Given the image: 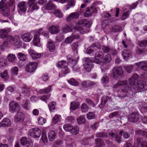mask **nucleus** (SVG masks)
<instances>
[{
    "label": "nucleus",
    "mask_w": 147,
    "mask_h": 147,
    "mask_svg": "<svg viewBox=\"0 0 147 147\" xmlns=\"http://www.w3.org/2000/svg\"><path fill=\"white\" fill-rule=\"evenodd\" d=\"M21 144L23 146H25L27 143V139L24 137H22L20 140Z\"/></svg>",
    "instance_id": "nucleus-44"
},
{
    "label": "nucleus",
    "mask_w": 147,
    "mask_h": 147,
    "mask_svg": "<svg viewBox=\"0 0 147 147\" xmlns=\"http://www.w3.org/2000/svg\"><path fill=\"white\" fill-rule=\"evenodd\" d=\"M111 55L109 54H107L102 59L104 63H109L111 60Z\"/></svg>",
    "instance_id": "nucleus-28"
},
{
    "label": "nucleus",
    "mask_w": 147,
    "mask_h": 147,
    "mask_svg": "<svg viewBox=\"0 0 147 147\" xmlns=\"http://www.w3.org/2000/svg\"><path fill=\"white\" fill-rule=\"evenodd\" d=\"M55 133L53 131H50L48 134V138L51 141H53L55 137Z\"/></svg>",
    "instance_id": "nucleus-24"
},
{
    "label": "nucleus",
    "mask_w": 147,
    "mask_h": 147,
    "mask_svg": "<svg viewBox=\"0 0 147 147\" xmlns=\"http://www.w3.org/2000/svg\"><path fill=\"white\" fill-rule=\"evenodd\" d=\"M31 133L32 136L35 138L39 137L41 134V130L36 127L32 129Z\"/></svg>",
    "instance_id": "nucleus-8"
},
{
    "label": "nucleus",
    "mask_w": 147,
    "mask_h": 147,
    "mask_svg": "<svg viewBox=\"0 0 147 147\" xmlns=\"http://www.w3.org/2000/svg\"><path fill=\"white\" fill-rule=\"evenodd\" d=\"M146 82L144 80H141L136 86L137 89L140 90L143 89L146 84Z\"/></svg>",
    "instance_id": "nucleus-21"
},
{
    "label": "nucleus",
    "mask_w": 147,
    "mask_h": 147,
    "mask_svg": "<svg viewBox=\"0 0 147 147\" xmlns=\"http://www.w3.org/2000/svg\"><path fill=\"white\" fill-rule=\"evenodd\" d=\"M79 102H71L70 107L71 109L73 110H76L79 107Z\"/></svg>",
    "instance_id": "nucleus-20"
},
{
    "label": "nucleus",
    "mask_w": 147,
    "mask_h": 147,
    "mask_svg": "<svg viewBox=\"0 0 147 147\" xmlns=\"http://www.w3.org/2000/svg\"><path fill=\"white\" fill-rule=\"evenodd\" d=\"M77 121L79 124H82L85 123L86 120L84 117L83 116H80L77 119Z\"/></svg>",
    "instance_id": "nucleus-35"
},
{
    "label": "nucleus",
    "mask_w": 147,
    "mask_h": 147,
    "mask_svg": "<svg viewBox=\"0 0 147 147\" xmlns=\"http://www.w3.org/2000/svg\"><path fill=\"white\" fill-rule=\"evenodd\" d=\"M138 119L139 115L137 113H133L129 115L128 120L131 122H136Z\"/></svg>",
    "instance_id": "nucleus-5"
},
{
    "label": "nucleus",
    "mask_w": 147,
    "mask_h": 147,
    "mask_svg": "<svg viewBox=\"0 0 147 147\" xmlns=\"http://www.w3.org/2000/svg\"><path fill=\"white\" fill-rule=\"evenodd\" d=\"M109 135L111 136L112 137H115V140L117 141V142H119V138L118 137V135L115 134L113 132H109Z\"/></svg>",
    "instance_id": "nucleus-36"
},
{
    "label": "nucleus",
    "mask_w": 147,
    "mask_h": 147,
    "mask_svg": "<svg viewBox=\"0 0 147 147\" xmlns=\"http://www.w3.org/2000/svg\"><path fill=\"white\" fill-rule=\"evenodd\" d=\"M136 51L137 53L142 54L146 52V50L145 49H141L138 48L136 49Z\"/></svg>",
    "instance_id": "nucleus-38"
},
{
    "label": "nucleus",
    "mask_w": 147,
    "mask_h": 147,
    "mask_svg": "<svg viewBox=\"0 0 147 147\" xmlns=\"http://www.w3.org/2000/svg\"><path fill=\"white\" fill-rule=\"evenodd\" d=\"M85 62L83 65L84 68L87 71L90 72L93 67V63L88 58H86Z\"/></svg>",
    "instance_id": "nucleus-1"
},
{
    "label": "nucleus",
    "mask_w": 147,
    "mask_h": 147,
    "mask_svg": "<svg viewBox=\"0 0 147 147\" xmlns=\"http://www.w3.org/2000/svg\"><path fill=\"white\" fill-rule=\"evenodd\" d=\"M11 125V121L8 118H4L0 123V127H5L9 126Z\"/></svg>",
    "instance_id": "nucleus-11"
},
{
    "label": "nucleus",
    "mask_w": 147,
    "mask_h": 147,
    "mask_svg": "<svg viewBox=\"0 0 147 147\" xmlns=\"http://www.w3.org/2000/svg\"><path fill=\"white\" fill-rule=\"evenodd\" d=\"M18 70V68L17 67H15L13 69H11V72L16 75L17 74Z\"/></svg>",
    "instance_id": "nucleus-62"
},
{
    "label": "nucleus",
    "mask_w": 147,
    "mask_h": 147,
    "mask_svg": "<svg viewBox=\"0 0 147 147\" xmlns=\"http://www.w3.org/2000/svg\"><path fill=\"white\" fill-rule=\"evenodd\" d=\"M20 43V40L18 36H16L13 37L11 43L12 44L14 45H15L17 46Z\"/></svg>",
    "instance_id": "nucleus-29"
},
{
    "label": "nucleus",
    "mask_w": 147,
    "mask_h": 147,
    "mask_svg": "<svg viewBox=\"0 0 147 147\" xmlns=\"http://www.w3.org/2000/svg\"><path fill=\"white\" fill-rule=\"evenodd\" d=\"M73 40V38L71 36V35L65 39V42L67 43H71Z\"/></svg>",
    "instance_id": "nucleus-50"
},
{
    "label": "nucleus",
    "mask_w": 147,
    "mask_h": 147,
    "mask_svg": "<svg viewBox=\"0 0 147 147\" xmlns=\"http://www.w3.org/2000/svg\"><path fill=\"white\" fill-rule=\"evenodd\" d=\"M131 54L130 51L129 50H124L123 52L122 55L124 59L126 61L128 59V58Z\"/></svg>",
    "instance_id": "nucleus-16"
},
{
    "label": "nucleus",
    "mask_w": 147,
    "mask_h": 147,
    "mask_svg": "<svg viewBox=\"0 0 147 147\" xmlns=\"http://www.w3.org/2000/svg\"><path fill=\"white\" fill-rule=\"evenodd\" d=\"M16 58V57L13 54H9L7 56V59L10 62L13 61Z\"/></svg>",
    "instance_id": "nucleus-37"
},
{
    "label": "nucleus",
    "mask_w": 147,
    "mask_h": 147,
    "mask_svg": "<svg viewBox=\"0 0 147 147\" xmlns=\"http://www.w3.org/2000/svg\"><path fill=\"white\" fill-rule=\"evenodd\" d=\"M108 21L107 20H104L102 22V26L103 28H105L108 23Z\"/></svg>",
    "instance_id": "nucleus-61"
},
{
    "label": "nucleus",
    "mask_w": 147,
    "mask_h": 147,
    "mask_svg": "<svg viewBox=\"0 0 147 147\" xmlns=\"http://www.w3.org/2000/svg\"><path fill=\"white\" fill-rule=\"evenodd\" d=\"M60 117L57 115H55L53 119V122L54 124L60 121Z\"/></svg>",
    "instance_id": "nucleus-49"
},
{
    "label": "nucleus",
    "mask_w": 147,
    "mask_h": 147,
    "mask_svg": "<svg viewBox=\"0 0 147 147\" xmlns=\"http://www.w3.org/2000/svg\"><path fill=\"white\" fill-rule=\"evenodd\" d=\"M114 78L116 80L119 79V67H115L113 70Z\"/></svg>",
    "instance_id": "nucleus-14"
},
{
    "label": "nucleus",
    "mask_w": 147,
    "mask_h": 147,
    "mask_svg": "<svg viewBox=\"0 0 147 147\" xmlns=\"http://www.w3.org/2000/svg\"><path fill=\"white\" fill-rule=\"evenodd\" d=\"M95 141L97 147H103L104 146V144L101 139L97 138L95 139Z\"/></svg>",
    "instance_id": "nucleus-17"
},
{
    "label": "nucleus",
    "mask_w": 147,
    "mask_h": 147,
    "mask_svg": "<svg viewBox=\"0 0 147 147\" xmlns=\"http://www.w3.org/2000/svg\"><path fill=\"white\" fill-rule=\"evenodd\" d=\"M123 135V136L124 138H129L130 136V135L129 133L127 132H124L122 131H120V135Z\"/></svg>",
    "instance_id": "nucleus-39"
},
{
    "label": "nucleus",
    "mask_w": 147,
    "mask_h": 147,
    "mask_svg": "<svg viewBox=\"0 0 147 147\" xmlns=\"http://www.w3.org/2000/svg\"><path fill=\"white\" fill-rule=\"evenodd\" d=\"M33 42L34 45L36 46H38L40 42V39L38 36L36 35L34 36Z\"/></svg>",
    "instance_id": "nucleus-33"
},
{
    "label": "nucleus",
    "mask_w": 147,
    "mask_h": 147,
    "mask_svg": "<svg viewBox=\"0 0 147 147\" xmlns=\"http://www.w3.org/2000/svg\"><path fill=\"white\" fill-rule=\"evenodd\" d=\"M138 45L141 47L146 46L147 45V40H144L141 41H138Z\"/></svg>",
    "instance_id": "nucleus-32"
},
{
    "label": "nucleus",
    "mask_w": 147,
    "mask_h": 147,
    "mask_svg": "<svg viewBox=\"0 0 147 147\" xmlns=\"http://www.w3.org/2000/svg\"><path fill=\"white\" fill-rule=\"evenodd\" d=\"M22 38L24 41L28 42L31 40L32 37L31 34L28 32L23 34L22 36Z\"/></svg>",
    "instance_id": "nucleus-15"
},
{
    "label": "nucleus",
    "mask_w": 147,
    "mask_h": 147,
    "mask_svg": "<svg viewBox=\"0 0 147 147\" xmlns=\"http://www.w3.org/2000/svg\"><path fill=\"white\" fill-rule=\"evenodd\" d=\"M129 14V11H127L126 12L124 13L121 17V19L122 20H124L126 18L128 17Z\"/></svg>",
    "instance_id": "nucleus-42"
},
{
    "label": "nucleus",
    "mask_w": 147,
    "mask_h": 147,
    "mask_svg": "<svg viewBox=\"0 0 147 147\" xmlns=\"http://www.w3.org/2000/svg\"><path fill=\"white\" fill-rule=\"evenodd\" d=\"M1 13L5 16H8L10 14L9 8L5 4H3L0 5Z\"/></svg>",
    "instance_id": "nucleus-3"
},
{
    "label": "nucleus",
    "mask_w": 147,
    "mask_h": 147,
    "mask_svg": "<svg viewBox=\"0 0 147 147\" xmlns=\"http://www.w3.org/2000/svg\"><path fill=\"white\" fill-rule=\"evenodd\" d=\"M74 3L75 2L74 0H71L68 2V4L66 5V9H67L70 8V6L74 5Z\"/></svg>",
    "instance_id": "nucleus-53"
},
{
    "label": "nucleus",
    "mask_w": 147,
    "mask_h": 147,
    "mask_svg": "<svg viewBox=\"0 0 147 147\" xmlns=\"http://www.w3.org/2000/svg\"><path fill=\"white\" fill-rule=\"evenodd\" d=\"M42 139L44 143H45L47 142V138L46 136V134H42Z\"/></svg>",
    "instance_id": "nucleus-56"
},
{
    "label": "nucleus",
    "mask_w": 147,
    "mask_h": 147,
    "mask_svg": "<svg viewBox=\"0 0 147 147\" xmlns=\"http://www.w3.org/2000/svg\"><path fill=\"white\" fill-rule=\"evenodd\" d=\"M78 24L84 27H86L87 28H89L90 26V22L86 19H82L79 20L78 22Z\"/></svg>",
    "instance_id": "nucleus-6"
},
{
    "label": "nucleus",
    "mask_w": 147,
    "mask_h": 147,
    "mask_svg": "<svg viewBox=\"0 0 147 147\" xmlns=\"http://www.w3.org/2000/svg\"><path fill=\"white\" fill-rule=\"evenodd\" d=\"M79 13L78 12L72 13L69 15L66 18L67 22L70 21L72 19H78L79 17Z\"/></svg>",
    "instance_id": "nucleus-12"
},
{
    "label": "nucleus",
    "mask_w": 147,
    "mask_h": 147,
    "mask_svg": "<svg viewBox=\"0 0 147 147\" xmlns=\"http://www.w3.org/2000/svg\"><path fill=\"white\" fill-rule=\"evenodd\" d=\"M134 67L133 65H131L126 67V69L127 71L129 73H130L131 71L133 69Z\"/></svg>",
    "instance_id": "nucleus-57"
},
{
    "label": "nucleus",
    "mask_w": 147,
    "mask_h": 147,
    "mask_svg": "<svg viewBox=\"0 0 147 147\" xmlns=\"http://www.w3.org/2000/svg\"><path fill=\"white\" fill-rule=\"evenodd\" d=\"M25 5V3L24 2H22L18 5V6L19 8L22 11L24 12L26 11Z\"/></svg>",
    "instance_id": "nucleus-22"
},
{
    "label": "nucleus",
    "mask_w": 147,
    "mask_h": 147,
    "mask_svg": "<svg viewBox=\"0 0 147 147\" xmlns=\"http://www.w3.org/2000/svg\"><path fill=\"white\" fill-rule=\"evenodd\" d=\"M101 81L104 84H107L108 82V78L106 76H104L101 79Z\"/></svg>",
    "instance_id": "nucleus-64"
},
{
    "label": "nucleus",
    "mask_w": 147,
    "mask_h": 147,
    "mask_svg": "<svg viewBox=\"0 0 147 147\" xmlns=\"http://www.w3.org/2000/svg\"><path fill=\"white\" fill-rule=\"evenodd\" d=\"M138 77V75L136 74H133L132 76L129 79V83L131 86H133L136 85Z\"/></svg>",
    "instance_id": "nucleus-7"
},
{
    "label": "nucleus",
    "mask_w": 147,
    "mask_h": 147,
    "mask_svg": "<svg viewBox=\"0 0 147 147\" xmlns=\"http://www.w3.org/2000/svg\"><path fill=\"white\" fill-rule=\"evenodd\" d=\"M70 131H71V132L73 135H75L78 133L79 130L78 128L77 127L74 128H73V127L72 129Z\"/></svg>",
    "instance_id": "nucleus-48"
},
{
    "label": "nucleus",
    "mask_w": 147,
    "mask_h": 147,
    "mask_svg": "<svg viewBox=\"0 0 147 147\" xmlns=\"http://www.w3.org/2000/svg\"><path fill=\"white\" fill-rule=\"evenodd\" d=\"M68 82L71 85L74 86H77L78 85V83L73 78H72L68 80Z\"/></svg>",
    "instance_id": "nucleus-41"
},
{
    "label": "nucleus",
    "mask_w": 147,
    "mask_h": 147,
    "mask_svg": "<svg viewBox=\"0 0 147 147\" xmlns=\"http://www.w3.org/2000/svg\"><path fill=\"white\" fill-rule=\"evenodd\" d=\"M6 65V61L3 59H0V67L4 66Z\"/></svg>",
    "instance_id": "nucleus-52"
},
{
    "label": "nucleus",
    "mask_w": 147,
    "mask_h": 147,
    "mask_svg": "<svg viewBox=\"0 0 147 147\" xmlns=\"http://www.w3.org/2000/svg\"><path fill=\"white\" fill-rule=\"evenodd\" d=\"M8 32L7 30L4 29L0 30V38H4L7 36Z\"/></svg>",
    "instance_id": "nucleus-23"
},
{
    "label": "nucleus",
    "mask_w": 147,
    "mask_h": 147,
    "mask_svg": "<svg viewBox=\"0 0 147 147\" xmlns=\"http://www.w3.org/2000/svg\"><path fill=\"white\" fill-rule=\"evenodd\" d=\"M94 48L92 47H90L86 49V51L87 53L89 54L94 52Z\"/></svg>",
    "instance_id": "nucleus-51"
},
{
    "label": "nucleus",
    "mask_w": 147,
    "mask_h": 147,
    "mask_svg": "<svg viewBox=\"0 0 147 147\" xmlns=\"http://www.w3.org/2000/svg\"><path fill=\"white\" fill-rule=\"evenodd\" d=\"M47 47L51 52H53L55 50V45L52 41L48 42Z\"/></svg>",
    "instance_id": "nucleus-19"
},
{
    "label": "nucleus",
    "mask_w": 147,
    "mask_h": 147,
    "mask_svg": "<svg viewBox=\"0 0 147 147\" xmlns=\"http://www.w3.org/2000/svg\"><path fill=\"white\" fill-rule=\"evenodd\" d=\"M91 15V13L90 11V9L88 7L85 13V16L86 17H89Z\"/></svg>",
    "instance_id": "nucleus-55"
},
{
    "label": "nucleus",
    "mask_w": 147,
    "mask_h": 147,
    "mask_svg": "<svg viewBox=\"0 0 147 147\" xmlns=\"http://www.w3.org/2000/svg\"><path fill=\"white\" fill-rule=\"evenodd\" d=\"M7 75V71L6 70H5L2 74H1V77L3 78H5Z\"/></svg>",
    "instance_id": "nucleus-63"
},
{
    "label": "nucleus",
    "mask_w": 147,
    "mask_h": 147,
    "mask_svg": "<svg viewBox=\"0 0 147 147\" xmlns=\"http://www.w3.org/2000/svg\"><path fill=\"white\" fill-rule=\"evenodd\" d=\"M81 109L83 112H87L88 110V106L86 104L84 103L82 105L81 107Z\"/></svg>",
    "instance_id": "nucleus-40"
},
{
    "label": "nucleus",
    "mask_w": 147,
    "mask_h": 147,
    "mask_svg": "<svg viewBox=\"0 0 147 147\" xmlns=\"http://www.w3.org/2000/svg\"><path fill=\"white\" fill-rule=\"evenodd\" d=\"M7 41H4L0 46L1 49L2 50L4 49L5 48L7 47Z\"/></svg>",
    "instance_id": "nucleus-58"
},
{
    "label": "nucleus",
    "mask_w": 147,
    "mask_h": 147,
    "mask_svg": "<svg viewBox=\"0 0 147 147\" xmlns=\"http://www.w3.org/2000/svg\"><path fill=\"white\" fill-rule=\"evenodd\" d=\"M73 126L70 124H67L64 125L63 128L66 131H70L72 129Z\"/></svg>",
    "instance_id": "nucleus-34"
},
{
    "label": "nucleus",
    "mask_w": 147,
    "mask_h": 147,
    "mask_svg": "<svg viewBox=\"0 0 147 147\" xmlns=\"http://www.w3.org/2000/svg\"><path fill=\"white\" fill-rule=\"evenodd\" d=\"M87 117L88 119H94L95 118V115L93 112H90L87 115Z\"/></svg>",
    "instance_id": "nucleus-43"
},
{
    "label": "nucleus",
    "mask_w": 147,
    "mask_h": 147,
    "mask_svg": "<svg viewBox=\"0 0 147 147\" xmlns=\"http://www.w3.org/2000/svg\"><path fill=\"white\" fill-rule=\"evenodd\" d=\"M38 63L35 62L29 63L26 67V70L28 72L31 73L37 68Z\"/></svg>",
    "instance_id": "nucleus-2"
},
{
    "label": "nucleus",
    "mask_w": 147,
    "mask_h": 147,
    "mask_svg": "<svg viewBox=\"0 0 147 147\" xmlns=\"http://www.w3.org/2000/svg\"><path fill=\"white\" fill-rule=\"evenodd\" d=\"M102 48L103 51L105 53H108L110 50V48L109 47H106L104 45L102 46V47H100V49Z\"/></svg>",
    "instance_id": "nucleus-45"
},
{
    "label": "nucleus",
    "mask_w": 147,
    "mask_h": 147,
    "mask_svg": "<svg viewBox=\"0 0 147 147\" xmlns=\"http://www.w3.org/2000/svg\"><path fill=\"white\" fill-rule=\"evenodd\" d=\"M71 31H72V30L70 25H68L67 24L63 28L62 30L63 32L65 33H66L68 32H71Z\"/></svg>",
    "instance_id": "nucleus-30"
},
{
    "label": "nucleus",
    "mask_w": 147,
    "mask_h": 147,
    "mask_svg": "<svg viewBox=\"0 0 147 147\" xmlns=\"http://www.w3.org/2000/svg\"><path fill=\"white\" fill-rule=\"evenodd\" d=\"M119 26H114L112 28V31L114 32H117L119 31Z\"/></svg>",
    "instance_id": "nucleus-59"
},
{
    "label": "nucleus",
    "mask_w": 147,
    "mask_h": 147,
    "mask_svg": "<svg viewBox=\"0 0 147 147\" xmlns=\"http://www.w3.org/2000/svg\"><path fill=\"white\" fill-rule=\"evenodd\" d=\"M136 66L144 71H147V62L140 61L135 63Z\"/></svg>",
    "instance_id": "nucleus-9"
},
{
    "label": "nucleus",
    "mask_w": 147,
    "mask_h": 147,
    "mask_svg": "<svg viewBox=\"0 0 147 147\" xmlns=\"http://www.w3.org/2000/svg\"><path fill=\"white\" fill-rule=\"evenodd\" d=\"M51 86H49L48 88L45 89H42L40 90V92L41 93H48L49 92L51 89Z\"/></svg>",
    "instance_id": "nucleus-54"
},
{
    "label": "nucleus",
    "mask_w": 147,
    "mask_h": 147,
    "mask_svg": "<svg viewBox=\"0 0 147 147\" xmlns=\"http://www.w3.org/2000/svg\"><path fill=\"white\" fill-rule=\"evenodd\" d=\"M47 5L46 7L47 9L52 10L55 9V5L51 1L49 2L48 3H47Z\"/></svg>",
    "instance_id": "nucleus-25"
},
{
    "label": "nucleus",
    "mask_w": 147,
    "mask_h": 147,
    "mask_svg": "<svg viewBox=\"0 0 147 147\" xmlns=\"http://www.w3.org/2000/svg\"><path fill=\"white\" fill-rule=\"evenodd\" d=\"M82 85L85 88L87 87L90 86V85H94V83L93 82H90V83H88L87 84V82L84 81L82 83Z\"/></svg>",
    "instance_id": "nucleus-46"
},
{
    "label": "nucleus",
    "mask_w": 147,
    "mask_h": 147,
    "mask_svg": "<svg viewBox=\"0 0 147 147\" xmlns=\"http://www.w3.org/2000/svg\"><path fill=\"white\" fill-rule=\"evenodd\" d=\"M38 123L40 125H42L45 123L46 120L41 117H40L38 119Z\"/></svg>",
    "instance_id": "nucleus-47"
},
{
    "label": "nucleus",
    "mask_w": 147,
    "mask_h": 147,
    "mask_svg": "<svg viewBox=\"0 0 147 147\" xmlns=\"http://www.w3.org/2000/svg\"><path fill=\"white\" fill-rule=\"evenodd\" d=\"M9 110L12 113L18 111L19 109V104L14 101H12L9 104Z\"/></svg>",
    "instance_id": "nucleus-4"
},
{
    "label": "nucleus",
    "mask_w": 147,
    "mask_h": 147,
    "mask_svg": "<svg viewBox=\"0 0 147 147\" xmlns=\"http://www.w3.org/2000/svg\"><path fill=\"white\" fill-rule=\"evenodd\" d=\"M24 119V115L21 112L18 111L15 117V121L16 122H22Z\"/></svg>",
    "instance_id": "nucleus-10"
},
{
    "label": "nucleus",
    "mask_w": 147,
    "mask_h": 147,
    "mask_svg": "<svg viewBox=\"0 0 147 147\" xmlns=\"http://www.w3.org/2000/svg\"><path fill=\"white\" fill-rule=\"evenodd\" d=\"M18 59L21 60L22 61H25L27 59V57L24 54L19 53L18 54Z\"/></svg>",
    "instance_id": "nucleus-27"
},
{
    "label": "nucleus",
    "mask_w": 147,
    "mask_h": 147,
    "mask_svg": "<svg viewBox=\"0 0 147 147\" xmlns=\"http://www.w3.org/2000/svg\"><path fill=\"white\" fill-rule=\"evenodd\" d=\"M135 132L137 135L142 136L144 137L147 136V132L146 131L138 129L135 130Z\"/></svg>",
    "instance_id": "nucleus-18"
},
{
    "label": "nucleus",
    "mask_w": 147,
    "mask_h": 147,
    "mask_svg": "<svg viewBox=\"0 0 147 147\" xmlns=\"http://www.w3.org/2000/svg\"><path fill=\"white\" fill-rule=\"evenodd\" d=\"M73 29L79 31L80 33L84 34L86 32L83 28L81 26H76L73 28Z\"/></svg>",
    "instance_id": "nucleus-26"
},
{
    "label": "nucleus",
    "mask_w": 147,
    "mask_h": 147,
    "mask_svg": "<svg viewBox=\"0 0 147 147\" xmlns=\"http://www.w3.org/2000/svg\"><path fill=\"white\" fill-rule=\"evenodd\" d=\"M40 54H35L34 53H32V54H31L32 57L33 59H36L38 58L39 57H40Z\"/></svg>",
    "instance_id": "nucleus-60"
},
{
    "label": "nucleus",
    "mask_w": 147,
    "mask_h": 147,
    "mask_svg": "<svg viewBox=\"0 0 147 147\" xmlns=\"http://www.w3.org/2000/svg\"><path fill=\"white\" fill-rule=\"evenodd\" d=\"M49 31L51 34H56L60 32V29L59 26H52L49 28Z\"/></svg>",
    "instance_id": "nucleus-13"
},
{
    "label": "nucleus",
    "mask_w": 147,
    "mask_h": 147,
    "mask_svg": "<svg viewBox=\"0 0 147 147\" xmlns=\"http://www.w3.org/2000/svg\"><path fill=\"white\" fill-rule=\"evenodd\" d=\"M104 56V54L103 52L101 51H99L97 52L95 54V58H98L102 59Z\"/></svg>",
    "instance_id": "nucleus-31"
}]
</instances>
